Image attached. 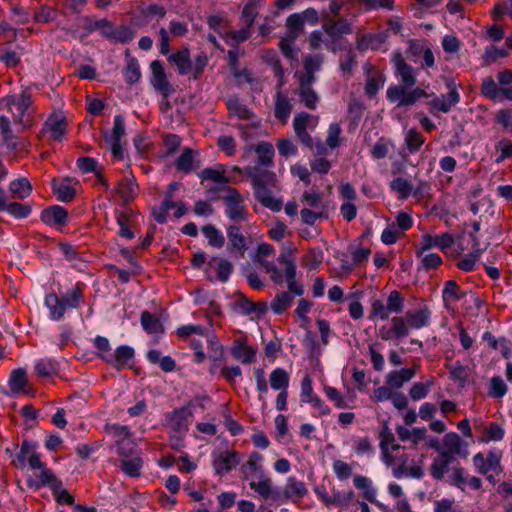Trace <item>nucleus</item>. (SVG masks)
Listing matches in <instances>:
<instances>
[{
    "mask_svg": "<svg viewBox=\"0 0 512 512\" xmlns=\"http://www.w3.org/2000/svg\"><path fill=\"white\" fill-rule=\"evenodd\" d=\"M134 37L135 32L130 27L125 25L114 27L112 24L111 29L105 32V38L122 44L128 43Z\"/></svg>",
    "mask_w": 512,
    "mask_h": 512,
    "instance_id": "obj_22",
    "label": "nucleus"
},
{
    "mask_svg": "<svg viewBox=\"0 0 512 512\" xmlns=\"http://www.w3.org/2000/svg\"><path fill=\"white\" fill-rule=\"evenodd\" d=\"M405 145L410 153L418 152L424 144V137L415 129H410L405 135Z\"/></svg>",
    "mask_w": 512,
    "mask_h": 512,
    "instance_id": "obj_44",
    "label": "nucleus"
},
{
    "mask_svg": "<svg viewBox=\"0 0 512 512\" xmlns=\"http://www.w3.org/2000/svg\"><path fill=\"white\" fill-rule=\"evenodd\" d=\"M61 303L65 304V309H75L80 306L83 299V292L79 285H76L72 290L68 291L63 296L59 297Z\"/></svg>",
    "mask_w": 512,
    "mask_h": 512,
    "instance_id": "obj_37",
    "label": "nucleus"
},
{
    "mask_svg": "<svg viewBox=\"0 0 512 512\" xmlns=\"http://www.w3.org/2000/svg\"><path fill=\"white\" fill-rule=\"evenodd\" d=\"M227 107L229 113L239 119L250 120L253 116V113L237 97L229 98L227 100Z\"/></svg>",
    "mask_w": 512,
    "mask_h": 512,
    "instance_id": "obj_34",
    "label": "nucleus"
},
{
    "mask_svg": "<svg viewBox=\"0 0 512 512\" xmlns=\"http://www.w3.org/2000/svg\"><path fill=\"white\" fill-rule=\"evenodd\" d=\"M52 188L53 193L61 202H69L75 197V190L66 183L56 185V180L53 179Z\"/></svg>",
    "mask_w": 512,
    "mask_h": 512,
    "instance_id": "obj_50",
    "label": "nucleus"
},
{
    "mask_svg": "<svg viewBox=\"0 0 512 512\" xmlns=\"http://www.w3.org/2000/svg\"><path fill=\"white\" fill-rule=\"evenodd\" d=\"M392 63L395 68V74L400 78L401 87H412L416 84V75L414 68L405 62L402 54L396 52L392 57Z\"/></svg>",
    "mask_w": 512,
    "mask_h": 512,
    "instance_id": "obj_10",
    "label": "nucleus"
},
{
    "mask_svg": "<svg viewBox=\"0 0 512 512\" xmlns=\"http://www.w3.org/2000/svg\"><path fill=\"white\" fill-rule=\"evenodd\" d=\"M292 111V105L286 97H282L280 93L277 95L274 115L282 122L286 121Z\"/></svg>",
    "mask_w": 512,
    "mask_h": 512,
    "instance_id": "obj_43",
    "label": "nucleus"
},
{
    "mask_svg": "<svg viewBox=\"0 0 512 512\" xmlns=\"http://www.w3.org/2000/svg\"><path fill=\"white\" fill-rule=\"evenodd\" d=\"M390 187L393 191L398 192L401 198H407L412 191V185L402 177L392 180Z\"/></svg>",
    "mask_w": 512,
    "mask_h": 512,
    "instance_id": "obj_62",
    "label": "nucleus"
},
{
    "mask_svg": "<svg viewBox=\"0 0 512 512\" xmlns=\"http://www.w3.org/2000/svg\"><path fill=\"white\" fill-rule=\"evenodd\" d=\"M455 457L449 452H441L430 466V473L436 480H443L444 474L447 471L449 465L453 463Z\"/></svg>",
    "mask_w": 512,
    "mask_h": 512,
    "instance_id": "obj_18",
    "label": "nucleus"
},
{
    "mask_svg": "<svg viewBox=\"0 0 512 512\" xmlns=\"http://www.w3.org/2000/svg\"><path fill=\"white\" fill-rule=\"evenodd\" d=\"M294 296L290 292L282 291L271 301L270 308L276 315L284 313L293 303Z\"/></svg>",
    "mask_w": 512,
    "mask_h": 512,
    "instance_id": "obj_30",
    "label": "nucleus"
},
{
    "mask_svg": "<svg viewBox=\"0 0 512 512\" xmlns=\"http://www.w3.org/2000/svg\"><path fill=\"white\" fill-rule=\"evenodd\" d=\"M196 152L191 148H184L181 155L175 162L177 170L186 174L194 170Z\"/></svg>",
    "mask_w": 512,
    "mask_h": 512,
    "instance_id": "obj_32",
    "label": "nucleus"
},
{
    "mask_svg": "<svg viewBox=\"0 0 512 512\" xmlns=\"http://www.w3.org/2000/svg\"><path fill=\"white\" fill-rule=\"evenodd\" d=\"M141 325L143 329L149 334H157L163 332V325L160 320L148 311L141 313Z\"/></svg>",
    "mask_w": 512,
    "mask_h": 512,
    "instance_id": "obj_33",
    "label": "nucleus"
},
{
    "mask_svg": "<svg viewBox=\"0 0 512 512\" xmlns=\"http://www.w3.org/2000/svg\"><path fill=\"white\" fill-rule=\"evenodd\" d=\"M284 494L287 498H291L293 496L302 498L307 494V488L302 481L296 480L294 477H289L288 482L284 487Z\"/></svg>",
    "mask_w": 512,
    "mask_h": 512,
    "instance_id": "obj_39",
    "label": "nucleus"
},
{
    "mask_svg": "<svg viewBox=\"0 0 512 512\" xmlns=\"http://www.w3.org/2000/svg\"><path fill=\"white\" fill-rule=\"evenodd\" d=\"M353 484L357 489L363 491V497L367 501L371 503L376 502L377 491L374 487H372V482L368 477L363 475H356L353 478Z\"/></svg>",
    "mask_w": 512,
    "mask_h": 512,
    "instance_id": "obj_24",
    "label": "nucleus"
},
{
    "mask_svg": "<svg viewBox=\"0 0 512 512\" xmlns=\"http://www.w3.org/2000/svg\"><path fill=\"white\" fill-rule=\"evenodd\" d=\"M385 77L379 71H369L366 79L365 93L369 97H374L384 86Z\"/></svg>",
    "mask_w": 512,
    "mask_h": 512,
    "instance_id": "obj_28",
    "label": "nucleus"
},
{
    "mask_svg": "<svg viewBox=\"0 0 512 512\" xmlns=\"http://www.w3.org/2000/svg\"><path fill=\"white\" fill-rule=\"evenodd\" d=\"M409 87L398 85L390 86L387 89V99L392 103H397L398 107L414 105L419 99L427 97L428 94L421 88H415L408 91Z\"/></svg>",
    "mask_w": 512,
    "mask_h": 512,
    "instance_id": "obj_3",
    "label": "nucleus"
},
{
    "mask_svg": "<svg viewBox=\"0 0 512 512\" xmlns=\"http://www.w3.org/2000/svg\"><path fill=\"white\" fill-rule=\"evenodd\" d=\"M227 251L238 257H244L248 250L247 237L241 230L240 224H230L226 227Z\"/></svg>",
    "mask_w": 512,
    "mask_h": 512,
    "instance_id": "obj_5",
    "label": "nucleus"
},
{
    "mask_svg": "<svg viewBox=\"0 0 512 512\" xmlns=\"http://www.w3.org/2000/svg\"><path fill=\"white\" fill-rule=\"evenodd\" d=\"M231 354L243 364H251L256 359V351L246 344V339H237L231 348Z\"/></svg>",
    "mask_w": 512,
    "mask_h": 512,
    "instance_id": "obj_16",
    "label": "nucleus"
},
{
    "mask_svg": "<svg viewBox=\"0 0 512 512\" xmlns=\"http://www.w3.org/2000/svg\"><path fill=\"white\" fill-rule=\"evenodd\" d=\"M124 78L126 83L130 85L135 84L140 80V66L136 58L129 57L127 60V65L124 69Z\"/></svg>",
    "mask_w": 512,
    "mask_h": 512,
    "instance_id": "obj_40",
    "label": "nucleus"
},
{
    "mask_svg": "<svg viewBox=\"0 0 512 512\" xmlns=\"http://www.w3.org/2000/svg\"><path fill=\"white\" fill-rule=\"evenodd\" d=\"M325 32L328 34V36L331 38V43L326 44L327 48L332 51L336 52L338 50L346 49V47H342L341 45H338L337 42L339 38L344 34H350L352 32V28L350 23H348L344 19L339 20H328L324 26H323Z\"/></svg>",
    "mask_w": 512,
    "mask_h": 512,
    "instance_id": "obj_6",
    "label": "nucleus"
},
{
    "mask_svg": "<svg viewBox=\"0 0 512 512\" xmlns=\"http://www.w3.org/2000/svg\"><path fill=\"white\" fill-rule=\"evenodd\" d=\"M150 69L152 72L150 79L152 86L157 92L161 93L165 99L168 98L173 92V88L167 80L162 63L159 60H154L150 64Z\"/></svg>",
    "mask_w": 512,
    "mask_h": 512,
    "instance_id": "obj_11",
    "label": "nucleus"
},
{
    "mask_svg": "<svg viewBox=\"0 0 512 512\" xmlns=\"http://www.w3.org/2000/svg\"><path fill=\"white\" fill-rule=\"evenodd\" d=\"M404 308V298L401 293L397 290H393L389 293L386 303V309L390 313L399 314Z\"/></svg>",
    "mask_w": 512,
    "mask_h": 512,
    "instance_id": "obj_49",
    "label": "nucleus"
},
{
    "mask_svg": "<svg viewBox=\"0 0 512 512\" xmlns=\"http://www.w3.org/2000/svg\"><path fill=\"white\" fill-rule=\"evenodd\" d=\"M289 374L283 368H275L269 376L271 388L276 391H285L289 387Z\"/></svg>",
    "mask_w": 512,
    "mask_h": 512,
    "instance_id": "obj_26",
    "label": "nucleus"
},
{
    "mask_svg": "<svg viewBox=\"0 0 512 512\" xmlns=\"http://www.w3.org/2000/svg\"><path fill=\"white\" fill-rule=\"evenodd\" d=\"M142 459L140 457H135L130 460H122L120 468L130 477H137L140 475V470L142 467Z\"/></svg>",
    "mask_w": 512,
    "mask_h": 512,
    "instance_id": "obj_58",
    "label": "nucleus"
},
{
    "mask_svg": "<svg viewBox=\"0 0 512 512\" xmlns=\"http://www.w3.org/2000/svg\"><path fill=\"white\" fill-rule=\"evenodd\" d=\"M68 212L59 205H53L41 212L40 219L49 226H63L66 224Z\"/></svg>",
    "mask_w": 512,
    "mask_h": 512,
    "instance_id": "obj_15",
    "label": "nucleus"
},
{
    "mask_svg": "<svg viewBox=\"0 0 512 512\" xmlns=\"http://www.w3.org/2000/svg\"><path fill=\"white\" fill-rule=\"evenodd\" d=\"M40 470L39 483L36 484L37 487L48 485L54 492L62 487V482L55 476L52 470L45 466Z\"/></svg>",
    "mask_w": 512,
    "mask_h": 512,
    "instance_id": "obj_38",
    "label": "nucleus"
},
{
    "mask_svg": "<svg viewBox=\"0 0 512 512\" xmlns=\"http://www.w3.org/2000/svg\"><path fill=\"white\" fill-rule=\"evenodd\" d=\"M125 135V121L122 115L114 117L113 129L111 133L104 132L106 142H120L121 138Z\"/></svg>",
    "mask_w": 512,
    "mask_h": 512,
    "instance_id": "obj_36",
    "label": "nucleus"
},
{
    "mask_svg": "<svg viewBox=\"0 0 512 512\" xmlns=\"http://www.w3.org/2000/svg\"><path fill=\"white\" fill-rule=\"evenodd\" d=\"M4 211L8 212L11 216L17 219H24L31 214L32 207L30 204L8 202Z\"/></svg>",
    "mask_w": 512,
    "mask_h": 512,
    "instance_id": "obj_45",
    "label": "nucleus"
},
{
    "mask_svg": "<svg viewBox=\"0 0 512 512\" xmlns=\"http://www.w3.org/2000/svg\"><path fill=\"white\" fill-rule=\"evenodd\" d=\"M168 61L177 66V70L180 75H186L192 71V61L190 59V52L187 48L169 55Z\"/></svg>",
    "mask_w": 512,
    "mask_h": 512,
    "instance_id": "obj_19",
    "label": "nucleus"
},
{
    "mask_svg": "<svg viewBox=\"0 0 512 512\" xmlns=\"http://www.w3.org/2000/svg\"><path fill=\"white\" fill-rule=\"evenodd\" d=\"M45 306L49 309L50 318L58 321L65 314V304L61 303V299L54 293L48 294L45 297Z\"/></svg>",
    "mask_w": 512,
    "mask_h": 512,
    "instance_id": "obj_27",
    "label": "nucleus"
},
{
    "mask_svg": "<svg viewBox=\"0 0 512 512\" xmlns=\"http://www.w3.org/2000/svg\"><path fill=\"white\" fill-rule=\"evenodd\" d=\"M379 439H380V450L382 454H387V448H389V445L393 444L395 442V436L392 432V430L389 428L388 423L384 422L383 426L379 432Z\"/></svg>",
    "mask_w": 512,
    "mask_h": 512,
    "instance_id": "obj_56",
    "label": "nucleus"
},
{
    "mask_svg": "<svg viewBox=\"0 0 512 512\" xmlns=\"http://www.w3.org/2000/svg\"><path fill=\"white\" fill-rule=\"evenodd\" d=\"M301 102L309 109L314 110L319 101V96L313 88H298L296 92Z\"/></svg>",
    "mask_w": 512,
    "mask_h": 512,
    "instance_id": "obj_48",
    "label": "nucleus"
},
{
    "mask_svg": "<svg viewBox=\"0 0 512 512\" xmlns=\"http://www.w3.org/2000/svg\"><path fill=\"white\" fill-rule=\"evenodd\" d=\"M212 466L219 476L229 473L240 463V454L234 450L213 453Z\"/></svg>",
    "mask_w": 512,
    "mask_h": 512,
    "instance_id": "obj_7",
    "label": "nucleus"
},
{
    "mask_svg": "<svg viewBox=\"0 0 512 512\" xmlns=\"http://www.w3.org/2000/svg\"><path fill=\"white\" fill-rule=\"evenodd\" d=\"M224 192V195L212 197L211 201L222 200L224 205V214L231 224H241L249 220L250 214L246 208L244 197L239 191L231 186H221L215 188Z\"/></svg>",
    "mask_w": 512,
    "mask_h": 512,
    "instance_id": "obj_2",
    "label": "nucleus"
},
{
    "mask_svg": "<svg viewBox=\"0 0 512 512\" xmlns=\"http://www.w3.org/2000/svg\"><path fill=\"white\" fill-rule=\"evenodd\" d=\"M263 460L262 454L254 451L250 454L248 460L241 466V472L244 479L251 481L253 478L265 474L263 466L261 464Z\"/></svg>",
    "mask_w": 512,
    "mask_h": 512,
    "instance_id": "obj_14",
    "label": "nucleus"
},
{
    "mask_svg": "<svg viewBox=\"0 0 512 512\" xmlns=\"http://www.w3.org/2000/svg\"><path fill=\"white\" fill-rule=\"evenodd\" d=\"M301 220L304 224L314 225L318 219H327L328 213L324 210L312 211L308 208H303L300 211Z\"/></svg>",
    "mask_w": 512,
    "mask_h": 512,
    "instance_id": "obj_61",
    "label": "nucleus"
},
{
    "mask_svg": "<svg viewBox=\"0 0 512 512\" xmlns=\"http://www.w3.org/2000/svg\"><path fill=\"white\" fill-rule=\"evenodd\" d=\"M376 318H380L381 320H387L389 319V312L386 309V304H384L381 300L372 299L369 319L374 320Z\"/></svg>",
    "mask_w": 512,
    "mask_h": 512,
    "instance_id": "obj_59",
    "label": "nucleus"
},
{
    "mask_svg": "<svg viewBox=\"0 0 512 512\" xmlns=\"http://www.w3.org/2000/svg\"><path fill=\"white\" fill-rule=\"evenodd\" d=\"M303 17L299 13H293L286 19L287 36L296 40L303 29Z\"/></svg>",
    "mask_w": 512,
    "mask_h": 512,
    "instance_id": "obj_35",
    "label": "nucleus"
},
{
    "mask_svg": "<svg viewBox=\"0 0 512 512\" xmlns=\"http://www.w3.org/2000/svg\"><path fill=\"white\" fill-rule=\"evenodd\" d=\"M256 262L260 264L266 273L270 274V278L275 284L281 285L284 282L283 275L280 273L274 263L263 260L261 258H257Z\"/></svg>",
    "mask_w": 512,
    "mask_h": 512,
    "instance_id": "obj_57",
    "label": "nucleus"
},
{
    "mask_svg": "<svg viewBox=\"0 0 512 512\" xmlns=\"http://www.w3.org/2000/svg\"><path fill=\"white\" fill-rule=\"evenodd\" d=\"M507 385L500 376H493L490 380L489 396L492 398H502L507 393Z\"/></svg>",
    "mask_w": 512,
    "mask_h": 512,
    "instance_id": "obj_54",
    "label": "nucleus"
},
{
    "mask_svg": "<svg viewBox=\"0 0 512 512\" xmlns=\"http://www.w3.org/2000/svg\"><path fill=\"white\" fill-rule=\"evenodd\" d=\"M249 487L264 499H268L272 493V481L265 474L252 479Z\"/></svg>",
    "mask_w": 512,
    "mask_h": 512,
    "instance_id": "obj_29",
    "label": "nucleus"
},
{
    "mask_svg": "<svg viewBox=\"0 0 512 512\" xmlns=\"http://www.w3.org/2000/svg\"><path fill=\"white\" fill-rule=\"evenodd\" d=\"M504 436V428L497 422H492L485 428L482 441L485 443L490 441H502Z\"/></svg>",
    "mask_w": 512,
    "mask_h": 512,
    "instance_id": "obj_46",
    "label": "nucleus"
},
{
    "mask_svg": "<svg viewBox=\"0 0 512 512\" xmlns=\"http://www.w3.org/2000/svg\"><path fill=\"white\" fill-rule=\"evenodd\" d=\"M6 105L8 106L10 111L13 109L28 111L29 107L32 104L31 96L26 91L22 92L19 95H10L6 97Z\"/></svg>",
    "mask_w": 512,
    "mask_h": 512,
    "instance_id": "obj_31",
    "label": "nucleus"
},
{
    "mask_svg": "<svg viewBox=\"0 0 512 512\" xmlns=\"http://www.w3.org/2000/svg\"><path fill=\"white\" fill-rule=\"evenodd\" d=\"M405 317L408 322L409 328L418 330L424 327H428L430 325L431 311L427 306H424L423 308L413 312L408 311Z\"/></svg>",
    "mask_w": 512,
    "mask_h": 512,
    "instance_id": "obj_17",
    "label": "nucleus"
},
{
    "mask_svg": "<svg viewBox=\"0 0 512 512\" xmlns=\"http://www.w3.org/2000/svg\"><path fill=\"white\" fill-rule=\"evenodd\" d=\"M98 356L107 364L120 371L133 361L134 349L128 345H121L117 347L114 353L98 354Z\"/></svg>",
    "mask_w": 512,
    "mask_h": 512,
    "instance_id": "obj_8",
    "label": "nucleus"
},
{
    "mask_svg": "<svg viewBox=\"0 0 512 512\" xmlns=\"http://www.w3.org/2000/svg\"><path fill=\"white\" fill-rule=\"evenodd\" d=\"M454 244V237L449 233H444L442 235L431 236L430 234H424L421 238L420 243L416 246V255L417 257H422L423 253L426 250L431 249L432 247L440 248L441 250H445L450 248Z\"/></svg>",
    "mask_w": 512,
    "mask_h": 512,
    "instance_id": "obj_9",
    "label": "nucleus"
},
{
    "mask_svg": "<svg viewBox=\"0 0 512 512\" xmlns=\"http://www.w3.org/2000/svg\"><path fill=\"white\" fill-rule=\"evenodd\" d=\"M192 417L191 404L175 409L166 416L168 425L178 433L188 430L189 419Z\"/></svg>",
    "mask_w": 512,
    "mask_h": 512,
    "instance_id": "obj_12",
    "label": "nucleus"
},
{
    "mask_svg": "<svg viewBox=\"0 0 512 512\" xmlns=\"http://www.w3.org/2000/svg\"><path fill=\"white\" fill-rule=\"evenodd\" d=\"M252 149L257 153L258 159L254 166L245 168V173L252 180L254 197L263 207L278 212L282 209V201L274 198L270 191L276 184V174L265 169L273 165V145L261 142Z\"/></svg>",
    "mask_w": 512,
    "mask_h": 512,
    "instance_id": "obj_1",
    "label": "nucleus"
},
{
    "mask_svg": "<svg viewBox=\"0 0 512 512\" xmlns=\"http://www.w3.org/2000/svg\"><path fill=\"white\" fill-rule=\"evenodd\" d=\"M201 231L211 247L220 249L224 246L225 237L215 225L207 224L201 228Z\"/></svg>",
    "mask_w": 512,
    "mask_h": 512,
    "instance_id": "obj_25",
    "label": "nucleus"
},
{
    "mask_svg": "<svg viewBox=\"0 0 512 512\" xmlns=\"http://www.w3.org/2000/svg\"><path fill=\"white\" fill-rule=\"evenodd\" d=\"M27 384L26 372L24 369L12 371L9 379V388L13 394L21 392Z\"/></svg>",
    "mask_w": 512,
    "mask_h": 512,
    "instance_id": "obj_42",
    "label": "nucleus"
},
{
    "mask_svg": "<svg viewBox=\"0 0 512 512\" xmlns=\"http://www.w3.org/2000/svg\"><path fill=\"white\" fill-rule=\"evenodd\" d=\"M285 278L288 286V291L291 295L302 296L304 289L301 285L296 284V266H290L285 269Z\"/></svg>",
    "mask_w": 512,
    "mask_h": 512,
    "instance_id": "obj_47",
    "label": "nucleus"
},
{
    "mask_svg": "<svg viewBox=\"0 0 512 512\" xmlns=\"http://www.w3.org/2000/svg\"><path fill=\"white\" fill-rule=\"evenodd\" d=\"M391 331L394 334V337L397 339H402L409 335V325L406 320V317H393L391 319Z\"/></svg>",
    "mask_w": 512,
    "mask_h": 512,
    "instance_id": "obj_51",
    "label": "nucleus"
},
{
    "mask_svg": "<svg viewBox=\"0 0 512 512\" xmlns=\"http://www.w3.org/2000/svg\"><path fill=\"white\" fill-rule=\"evenodd\" d=\"M415 375V370L412 368H402L401 370L391 371L387 377L386 382L392 388H401L405 382L410 381Z\"/></svg>",
    "mask_w": 512,
    "mask_h": 512,
    "instance_id": "obj_21",
    "label": "nucleus"
},
{
    "mask_svg": "<svg viewBox=\"0 0 512 512\" xmlns=\"http://www.w3.org/2000/svg\"><path fill=\"white\" fill-rule=\"evenodd\" d=\"M137 188V184L133 178H124L119 181L117 192L124 201L128 202L135 196Z\"/></svg>",
    "mask_w": 512,
    "mask_h": 512,
    "instance_id": "obj_41",
    "label": "nucleus"
},
{
    "mask_svg": "<svg viewBox=\"0 0 512 512\" xmlns=\"http://www.w3.org/2000/svg\"><path fill=\"white\" fill-rule=\"evenodd\" d=\"M434 380L430 379L426 383L417 382L414 383L410 390L409 395L413 400H420L427 396L430 388L433 386Z\"/></svg>",
    "mask_w": 512,
    "mask_h": 512,
    "instance_id": "obj_55",
    "label": "nucleus"
},
{
    "mask_svg": "<svg viewBox=\"0 0 512 512\" xmlns=\"http://www.w3.org/2000/svg\"><path fill=\"white\" fill-rule=\"evenodd\" d=\"M446 86L449 89L447 94H441L440 96H434L433 99L428 103L431 111H438L442 113H448L451 108L460 102V94L457 90L456 84L453 79H447Z\"/></svg>",
    "mask_w": 512,
    "mask_h": 512,
    "instance_id": "obj_4",
    "label": "nucleus"
},
{
    "mask_svg": "<svg viewBox=\"0 0 512 512\" xmlns=\"http://www.w3.org/2000/svg\"><path fill=\"white\" fill-rule=\"evenodd\" d=\"M354 496L355 494L352 490L347 492L332 490L331 506L347 507Z\"/></svg>",
    "mask_w": 512,
    "mask_h": 512,
    "instance_id": "obj_60",
    "label": "nucleus"
},
{
    "mask_svg": "<svg viewBox=\"0 0 512 512\" xmlns=\"http://www.w3.org/2000/svg\"><path fill=\"white\" fill-rule=\"evenodd\" d=\"M333 471L336 477L342 481L352 476V467L342 460H335L333 462Z\"/></svg>",
    "mask_w": 512,
    "mask_h": 512,
    "instance_id": "obj_64",
    "label": "nucleus"
},
{
    "mask_svg": "<svg viewBox=\"0 0 512 512\" xmlns=\"http://www.w3.org/2000/svg\"><path fill=\"white\" fill-rule=\"evenodd\" d=\"M198 176L202 180H210V181H213L215 183H221V184H227L230 181L229 178L224 175V171L223 170L220 171V170L213 169V168H205V169H203L198 174Z\"/></svg>",
    "mask_w": 512,
    "mask_h": 512,
    "instance_id": "obj_52",
    "label": "nucleus"
},
{
    "mask_svg": "<svg viewBox=\"0 0 512 512\" xmlns=\"http://www.w3.org/2000/svg\"><path fill=\"white\" fill-rule=\"evenodd\" d=\"M43 130L50 132L53 139L61 141L67 133L66 120L58 116L49 117L44 124Z\"/></svg>",
    "mask_w": 512,
    "mask_h": 512,
    "instance_id": "obj_20",
    "label": "nucleus"
},
{
    "mask_svg": "<svg viewBox=\"0 0 512 512\" xmlns=\"http://www.w3.org/2000/svg\"><path fill=\"white\" fill-rule=\"evenodd\" d=\"M501 92L492 77L482 79L481 94L490 100H496Z\"/></svg>",
    "mask_w": 512,
    "mask_h": 512,
    "instance_id": "obj_53",
    "label": "nucleus"
},
{
    "mask_svg": "<svg viewBox=\"0 0 512 512\" xmlns=\"http://www.w3.org/2000/svg\"><path fill=\"white\" fill-rule=\"evenodd\" d=\"M32 185L26 177H20L10 182L9 192L17 199H25L32 193Z\"/></svg>",
    "mask_w": 512,
    "mask_h": 512,
    "instance_id": "obj_23",
    "label": "nucleus"
},
{
    "mask_svg": "<svg viewBox=\"0 0 512 512\" xmlns=\"http://www.w3.org/2000/svg\"><path fill=\"white\" fill-rule=\"evenodd\" d=\"M56 371L55 364L49 359H40L35 365V372L40 377H49Z\"/></svg>",
    "mask_w": 512,
    "mask_h": 512,
    "instance_id": "obj_63",
    "label": "nucleus"
},
{
    "mask_svg": "<svg viewBox=\"0 0 512 512\" xmlns=\"http://www.w3.org/2000/svg\"><path fill=\"white\" fill-rule=\"evenodd\" d=\"M443 446L444 448L441 452H449L453 457L460 456L466 458L468 456V443L462 440L455 432L445 434Z\"/></svg>",
    "mask_w": 512,
    "mask_h": 512,
    "instance_id": "obj_13",
    "label": "nucleus"
}]
</instances>
